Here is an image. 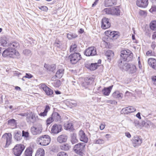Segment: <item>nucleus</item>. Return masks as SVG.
<instances>
[{"mask_svg":"<svg viewBox=\"0 0 156 156\" xmlns=\"http://www.w3.org/2000/svg\"><path fill=\"white\" fill-rule=\"evenodd\" d=\"M120 56L121 59L119 62V66L120 68L123 70L128 71L130 73H135L136 68L135 65L124 63V61L129 62L132 60L133 57L132 52L128 49L123 50L121 51Z\"/></svg>","mask_w":156,"mask_h":156,"instance_id":"1","label":"nucleus"},{"mask_svg":"<svg viewBox=\"0 0 156 156\" xmlns=\"http://www.w3.org/2000/svg\"><path fill=\"white\" fill-rule=\"evenodd\" d=\"M2 55L4 57L15 58L19 57L20 54L17 51L9 47L3 51Z\"/></svg>","mask_w":156,"mask_h":156,"instance_id":"2","label":"nucleus"},{"mask_svg":"<svg viewBox=\"0 0 156 156\" xmlns=\"http://www.w3.org/2000/svg\"><path fill=\"white\" fill-rule=\"evenodd\" d=\"M37 141L41 145H48L51 141V138L48 135H44L37 138Z\"/></svg>","mask_w":156,"mask_h":156,"instance_id":"3","label":"nucleus"},{"mask_svg":"<svg viewBox=\"0 0 156 156\" xmlns=\"http://www.w3.org/2000/svg\"><path fill=\"white\" fill-rule=\"evenodd\" d=\"M25 148V146L23 144H16L13 149L14 154L16 156H20Z\"/></svg>","mask_w":156,"mask_h":156,"instance_id":"4","label":"nucleus"},{"mask_svg":"<svg viewBox=\"0 0 156 156\" xmlns=\"http://www.w3.org/2000/svg\"><path fill=\"white\" fill-rule=\"evenodd\" d=\"M42 126L39 124L34 125L30 128L31 133L34 135L39 134L42 131Z\"/></svg>","mask_w":156,"mask_h":156,"instance_id":"5","label":"nucleus"},{"mask_svg":"<svg viewBox=\"0 0 156 156\" xmlns=\"http://www.w3.org/2000/svg\"><path fill=\"white\" fill-rule=\"evenodd\" d=\"M70 61L72 64H75L82 58L79 53H75L69 56Z\"/></svg>","mask_w":156,"mask_h":156,"instance_id":"6","label":"nucleus"},{"mask_svg":"<svg viewBox=\"0 0 156 156\" xmlns=\"http://www.w3.org/2000/svg\"><path fill=\"white\" fill-rule=\"evenodd\" d=\"M84 54L87 56H93L97 54L96 48L94 47H91L86 49Z\"/></svg>","mask_w":156,"mask_h":156,"instance_id":"7","label":"nucleus"},{"mask_svg":"<svg viewBox=\"0 0 156 156\" xmlns=\"http://www.w3.org/2000/svg\"><path fill=\"white\" fill-rule=\"evenodd\" d=\"M85 146L84 143L78 144L75 146L74 150L76 153L81 155L83 153Z\"/></svg>","mask_w":156,"mask_h":156,"instance_id":"8","label":"nucleus"},{"mask_svg":"<svg viewBox=\"0 0 156 156\" xmlns=\"http://www.w3.org/2000/svg\"><path fill=\"white\" fill-rule=\"evenodd\" d=\"M62 129V127L61 125L55 123L51 127V132L52 133L57 134L61 132Z\"/></svg>","mask_w":156,"mask_h":156,"instance_id":"9","label":"nucleus"},{"mask_svg":"<svg viewBox=\"0 0 156 156\" xmlns=\"http://www.w3.org/2000/svg\"><path fill=\"white\" fill-rule=\"evenodd\" d=\"M3 140L6 141L5 147H8L11 143L12 140V136L11 133H6L2 136Z\"/></svg>","mask_w":156,"mask_h":156,"instance_id":"10","label":"nucleus"},{"mask_svg":"<svg viewBox=\"0 0 156 156\" xmlns=\"http://www.w3.org/2000/svg\"><path fill=\"white\" fill-rule=\"evenodd\" d=\"M39 87L44 91L47 95H51L53 94V90L44 83L40 84L39 85Z\"/></svg>","mask_w":156,"mask_h":156,"instance_id":"11","label":"nucleus"},{"mask_svg":"<svg viewBox=\"0 0 156 156\" xmlns=\"http://www.w3.org/2000/svg\"><path fill=\"white\" fill-rule=\"evenodd\" d=\"M142 142V140L140 136H134L132 139L133 146L135 147L140 145Z\"/></svg>","mask_w":156,"mask_h":156,"instance_id":"12","label":"nucleus"},{"mask_svg":"<svg viewBox=\"0 0 156 156\" xmlns=\"http://www.w3.org/2000/svg\"><path fill=\"white\" fill-rule=\"evenodd\" d=\"M38 119V116L35 114L31 113L29 116L27 117V120L28 122L34 123Z\"/></svg>","mask_w":156,"mask_h":156,"instance_id":"13","label":"nucleus"},{"mask_svg":"<svg viewBox=\"0 0 156 156\" xmlns=\"http://www.w3.org/2000/svg\"><path fill=\"white\" fill-rule=\"evenodd\" d=\"M110 23L109 20L106 18H104L102 20V24L101 27L102 28L105 29L110 27Z\"/></svg>","mask_w":156,"mask_h":156,"instance_id":"14","label":"nucleus"},{"mask_svg":"<svg viewBox=\"0 0 156 156\" xmlns=\"http://www.w3.org/2000/svg\"><path fill=\"white\" fill-rule=\"evenodd\" d=\"M94 80V79L92 77L86 78L84 79V82L82 83V86L85 88H87L88 85L92 83Z\"/></svg>","mask_w":156,"mask_h":156,"instance_id":"15","label":"nucleus"},{"mask_svg":"<svg viewBox=\"0 0 156 156\" xmlns=\"http://www.w3.org/2000/svg\"><path fill=\"white\" fill-rule=\"evenodd\" d=\"M136 111L135 108L132 106H129L122 108L121 111L122 113L127 114L129 113L134 112Z\"/></svg>","mask_w":156,"mask_h":156,"instance_id":"16","label":"nucleus"},{"mask_svg":"<svg viewBox=\"0 0 156 156\" xmlns=\"http://www.w3.org/2000/svg\"><path fill=\"white\" fill-rule=\"evenodd\" d=\"M148 0H137V5L140 7L145 8L148 5Z\"/></svg>","mask_w":156,"mask_h":156,"instance_id":"17","label":"nucleus"},{"mask_svg":"<svg viewBox=\"0 0 156 156\" xmlns=\"http://www.w3.org/2000/svg\"><path fill=\"white\" fill-rule=\"evenodd\" d=\"M105 33L106 35L109 36L110 37L115 39L117 38L119 36L118 32L116 31H111L110 30H108L105 31Z\"/></svg>","mask_w":156,"mask_h":156,"instance_id":"18","label":"nucleus"},{"mask_svg":"<svg viewBox=\"0 0 156 156\" xmlns=\"http://www.w3.org/2000/svg\"><path fill=\"white\" fill-rule=\"evenodd\" d=\"M79 135L80 136V139L81 141L86 143L88 141V139L86 136L85 133L82 130H80L79 132Z\"/></svg>","mask_w":156,"mask_h":156,"instance_id":"19","label":"nucleus"},{"mask_svg":"<svg viewBox=\"0 0 156 156\" xmlns=\"http://www.w3.org/2000/svg\"><path fill=\"white\" fill-rule=\"evenodd\" d=\"M148 62L150 66L154 69L156 70V60L153 58H149Z\"/></svg>","mask_w":156,"mask_h":156,"instance_id":"20","label":"nucleus"},{"mask_svg":"<svg viewBox=\"0 0 156 156\" xmlns=\"http://www.w3.org/2000/svg\"><path fill=\"white\" fill-rule=\"evenodd\" d=\"M64 126L65 129L70 131H73L74 130L73 126L71 122H67L64 124Z\"/></svg>","mask_w":156,"mask_h":156,"instance_id":"21","label":"nucleus"},{"mask_svg":"<svg viewBox=\"0 0 156 156\" xmlns=\"http://www.w3.org/2000/svg\"><path fill=\"white\" fill-rule=\"evenodd\" d=\"M51 115L54 121L60 122L61 121V117L58 113L55 112H54Z\"/></svg>","mask_w":156,"mask_h":156,"instance_id":"22","label":"nucleus"},{"mask_svg":"<svg viewBox=\"0 0 156 156\" xmlns=\"http://www.w3.org/2000/svg\"><path fill=\"white\" fill-rule=\"evenodd\" d=\"M0 44L3 47H8L9 44L7 43V40L5 37L3 36L0 38Z\"/></svg>","mask_w":156,"mask_h":156,"instance_id":"23","label":"nucleus"},{"mask_svg":"<svg viewBox=\"0 0 156 156\" xmlns=\"http://www.w3.org/2000/svg\"><path fill=\"white\" fill-rule=\"evenodd\" d=\"M8 47L15 50V49H18L20 48V44L18 42L15 41L9 44Z\"/></svg>","mask_w":156,"mask_h":156,"instance_id":"24","label":"nucleus"},{"mask_svg":"<svg viewBox=\"0 0 156 156\" xmlns=\"http://www.w3.org/2000/svg\"><path fill=\"white\" fill-rule=\"evenodd\" d=\"M85 67L90 70H94L97 68L98 66L97 63H91L90 65L89 64H86Z\"/></svg>","mask_w":156,"mask_h":156,"instance_id":"25","label":"nucleus"},{"mask_svg":"<svg viewBox=\"0 0 156 156\" xmlns=\"http://www.w3.org/2000/svg\"><path fill=\"white\" fill-rule=\"evenodd\" d=\"M67 139V136L65 135H62L58 136L57 139L58 142L60 143L65 142Z\"/></svg>","mask_w":156,"mask_h":156,"instance_id":"26","label":"nucleus"},{"mask_svg":"<svg viewBox=\"0 0 156 156\" xmlns=\"http://www.w3.org/2000/svg\"><path fill=\"white\" fill-rule=\"evenodd\" d=\"M120 11L118 7H113L112 8L111 15L118 16L120 15Z\"/></svg>","mask_w":156,"mask_h":156,"instance_id":"27","label":"nucleus"},{"mask_svg":"<svg viewBox=\"0 0 156 156\" xmlns=\"http://www.w3.org/2000/svg\"><path fill=\"white\" fill-rule=\"evenodd\" d=\"M112 96L115 98L121 99L123 97V94L122 93H120L119 91H116L113 93Z\"/></svg>","mask_w":156,"mask_h":156,"instance_id":"28","label":"nucleus"},{"mask_svg":"<svg viewBox=\"0 0 156 156\" xmlns=\"http://www.w3.org/2000/svg\"><path fill=\"white\" fill-rule=\"evenodd\" d=\"M64 69L63 68L59 69L57 71L55 76L58 78H61L64 73Z\"/></svg>","mask_w":156,"mask_h":156,"instance_id":"29","label":"nucleus"},{"mask_svg":"<svg viewBox=\"0 0 156 156\" xmlns=\"http://www.w3.org/2000/svg\"><path fill=\"white\" fill-rule=\"evenodd\" d=\"M56 65L55 64L51 65H47L45 64L44 67L48 70L53 72L56 68Z\"/></svg>","mask_w":156,"mask_h":156,"instance_id":"30","label":"nucleus"},{"mask_svg":"<svg viewBox=\"0 0 156 156\" xmlns=\"http://www.w3.org/2000/svg\"><path fill=\"white\" fill-rule=\"evenodd\" d=\"M112 86H110L108 87L105 88L102 90L103 94L106 96H108L111 92Z\"/></svg>","mask_w":156,"mask_h":156,"instance_id":"31","label":"nucleus"},{"mask_svg":"<svg viewBox=\"0 0 156 156\" xmlns=\"http://www.w3.org/2000/svg\"><path fill=\"white\" fill-rule=\"evenodd\" d=\"M44 150L42 148H39L37 151L35 156H44Z\"/></svg>","mask_w":156,"mask_h":156,"instance_id":"32","label":"nucleus"},{"mask_svg":"<svg viewBox=\"0 0 156 156\" xmlns=\"http://www.w3.org/2000/svg\"><path fill=\"white\" fill-rule=\"evenodd\" d=\"M8 124L12 126V128L13 129L16 126V120L14 119H11L8 121Z\"/></svg>","mask_w":156,"mask_h":156,"instance_id":"33","label":"nucleus"},{"mask_svg":"<svg viewBox=\"0 0 156 156\" xmlns=\"http://www.w3.org/2000/svg\"><path fill=\"white\" fill-rule=\"evenodd\" d=\"M105 55L108 58V59L110 60L111 58L113 57L114 53L112 51L108 50L105 53Z\"/></svg>","mask_w":156,"mask_h":156,"instance_id":"34","label":"nucleus"},{"mask_svg":"<svg viewBox=\"0 0 156 156\" xmlns=\"http://www.w3.org/2000/svg\"><path fill=\"white\" fill-rule=\"evenodd\" d=\"M67 105L70 108L76 106L77 105L76 102L73 100H69L66 102Z\"/></svg>","mask_w":156,"mask_h":156,"instance_id":"35","label":"nucleus"},{"mask_svg":"<svg viewBox=\"0 0 156 156\" xmlns=\"http://www.w3.org/2000/svg\"><path fill=\"white\" fill-rule=\"evenodd\" d=\"M49 110V107L48 105H47L46 106L44 112L39 113V115L40 116L44 117L47 115V112Z\"/></svg>","mask_w":156,"mask_h":156,"instance_id":"36","label":"nucleus"},{"mask_svg":"<svg viewBox=\"0 0 156 156\" xmlns=\"http://www.w3.org/2000/svg\"><path fill=\"white\" fill-rule=\"evenodd\" d=\"M14 137L15 139L17 141H19L20 140L22 137L21 135V132L20 131H17L15 133Z\"/></svg>","mask_w":156,"mask_h":156,"instance_id":"37","label":"nucleus"},{"mask_svg":"<svg viewBox=\"0 0 156 156\" xmlns=\"http://www.w3.org/2000/svg\"><path fill=\"white\" fill-rule=\"evenodd\" d=\"M77 45L75 43H72L70 46V52H73L77 51Z\"/></svg>","mask_w":156,"mask_h":156,"instance_id":"38","label":"nucleus"},{"mask_svg":"<svg viewBox=\"0 0 156 156\" xmlns=\"http://www.w3.org/2000/svg\"><path fill=\"white\" fill-rule=\"evenodd\" d=\"M60 148L62 150L67 151L70 148V146L69 144H66L61 145Z\"/></svg>","mask_w":156,"mask_h":156,"instance_id":"39","label":"nucleus"},{"mask_svg":"<svg viewBox=\"0 0 156 156\" xmlns=\"http://www.w3.org/2000/svg\"><path fill=\"white\" fill-rule=\"evenodd\" d=\"M32 150L30 148H27L25 151L24 156H32Z\"/></svg>","mask_w":156,"mask_h":156,"instance_id":"40","label":"nucleus"},{"mask_svg":"<svg viewBox=\"0 0 156 156\" xmlns=\"http://www.w3.org/2000/svg\"><path fill=\"white\" fill-rule=\"evenodd\" d=\"M150 27L153 30L156 29V21H153L150 23Z\"/></svg>","mask_w":156,"mask_h":156,"instance_id":"41","label":"nucleus"},{"mask_svg":"<svg viewBox=\"0 0 156 156\" xmlns=\"http://www.w3.org/2000/svg\"><path fill=\"white\" fill-rule=\"evenodd\" d=\"M22 136L24 138H25L26 140H29L30 139L29 133L27 131H25L24 130L22 131Z\"/></svg>","mask_w":156,"mask_h":156,"instance_id":"42","label":"nucleus"},{"mask_svg":"<svg viewBox=\"0 0 156 156\" xmlns=\"http://www.w3.org/2000/svg\"><path fill=\"white\" fill-rule=\"evenodd\" d=\"M78 140L76 138V135L75 133H73L72 135L71 142L73 144L77 142Z\"/></svg>","mask_w":156,"mask_h":156,"instance_id":"43","label":"nucleus"},{"mask_svg":"<svg viewBox=\"0 0 156 156\" xmlns=\"http://www.w3.org/2000/svg\"><path fill=\"white\" fill-rule=\"evenodd\" d=\"M114 3L112 0H108L105 3V5L106 6H111L114 5Z\"/></svg>","mask_w":156,"mask_h":156,"instance_id":"44","label":"nucleus"},{"mask_svg":"<svg viewBox=\"0 0 156 156\" xmlns=\"http://www.w3.org/2000/svg\"><path fill=\"white\" fill-rule=\"evenodd\" d=\"M105 141L104 140L99 138L97 140H94V143L96 144H103L105 143Z\"/></svg>","mask_w":156,"mask_h":156,"instance_id":"45","label":"nucleus"},{"mask_svg":"<svg viewBox=\"0 0 156 156\" xmlns=\"http://www.w3.org/2000/svg\"><path fill=\"white\" fill-rule=\"evenodd\" d=\"M67 37L69 39H72L73 38H75L77 37V35L74 34H67Z\"/></svg>","mask_w":156,"mask_h":156,"instance_id":"46","label":"nucleus"},{"mask_svg":"<svg viewBox=\"0 0 156 156\" xmlns=\"http://www.w3.org/2000/svg\"><path fill=\"white\" fill-rule=\"evenodd\" d=\"M53 85L55 87H58L60 86L61 84V83L59 80H55L53 83Z\"/></svg>","mask_w":156,"mask_h":156,"instance_id":"47","label":"nucleus"},{"mask_svg":"<svg viewBox=\"0 0 156 156\" xmlns=\"http://www.w3.org/2000/svg\"><path fill=\"white\" fill-rule=\"evenodd\" d=\"M103 12L106 14H111L112 13V8H106L103 10Z\"/></svg>","mask_w":156,"mask_h":156,"instance_id":"48","label":"nucleus"},{"mask_svg":"<svg viewBox=\"0 0 156 156\" xmlns=\"http://www.w3.org/2000/svg\"><path fill=\"white\" fill-rule=\"evenodd\" d=\"M23 53L26 56H29L31 55V52L29 50L25 49L23 51Z\"/></svg>","mask_w":156,"mask_h":156,"instance_id":"49","label":"nucleus"},{"mask_svg":"<svg viewBox=\"0 0 156 156\" xmlns=\"http://www.w3.org/2000/svg\"><path fill=\"white\" fill-rule=\"evenodd\" d=\"M53 121H54L53 119L51 116V117H50L47 119L46 121V122L47 125H49Z\"/></svg>","mask_w":156,"mask_h":156,"instance_id":"50","label":"nucleus"},{"mask_svg":"<svg viewBox=\"0 0 156 156\" xmlns=\"http://www.w3.org/2000/svg\"><path fill=\"white\" fill-rule=\"evenodd\" d=\"M38 8L40 9L45 11H47L48 9V8L47 7L45 6H39L38 7Z\"/></svg>","mask_w":156,"mask_h":156,"instance_id":"51","label":"nucleus"},{"mask_svg":"<svg viewBox=\"0 0 156 156\" xmlns=\"http://www.w3.org/2000/svg\"><path fill=\"white\" fill-rule=\"evenodd\" d=\"M57 156H68V155L65 152H60L57 154Z\"/></svg>","mask_w":156,"mask_h":156,"instance_id":"52","label":"nucleus"},{"mask_svg":"<svg viewBox=\"0 0 156 156\" xmlns=\"http://www.w3.org/2000/svg\"><path fill=\"white\" fill-rule=\"evenodd\" d=\"M149 11L151 12H156V6H152L151 9L149 10Z\"/></svg>","mask_w":156,"mask_h":156,"instance_id":"53","label":"nucleus"},{"mask_svg":"<svg viewBox=\"0 0 156 156\" xmlns=\"http://www.w3.org/2000/svg\"><path fill=\"white\" fill-rule=\"evenodd\" d=\"M55 44L57 47L61 48V42L60 41L56 40L55 43Z\"/></svg>","mask_w":156,"mask_h":156,"instance_id":"54","label":"nucleus"},{"mask_svg":"<svg viewBox=\"0 0 156 156\" xmlns=\"http://www.w3.org/2000/svg\"><path fill=\"white\" fill-rule=\"evenodd\" d=\"M139 13L140 15L144 16H145L147 15V13L146 11L143 10H140L139 12Z\"/></svg>","mask_w":156,"mask_h":156,"instance_id":"55","label":"nucleus"},{"mask_svg":"<svg viewBox=\"0 0 156 156\" xmlns=\"http://www.w3.org/2000/svg\"><path fill=\"white\" fill-rule=\"evenodd\" d=\"M133 123L136 127H138L139 126V121L137 119H135Z\"/></svg>","mask_w":156,"mask_h":156,"instance_id":"56","label":"nucleus"},{"mask_svg":"<svg viewBox=\"0 0 156 156\" xmlns=\"http://www.w3.org/2000/svg\"><path fill=\"white\" fill-rule=\"evenodd\" d=\"M33 77V76L30 73H26V75L23 76V77H25L26 78H27L28 79L31 78Z\"/></svg>","mask_w":156,"mask_h":156,"instance_id":"57","label":"nucleus"},{"mask_svg":"<svg viewBox=\"0 0 156 156\" xmlns=\"http://www.w3.org/2000/svg\"><path fill=\"white\" fill-rule=\"evenodd\" d=\"M151 79L153 83L156 84V76H152Z\"/></svg>","mask_w":156,"mask_h":156,"instance_id":"58","label":"nucleus"},{"mask_svg":"<svg viewBox=\"0 0 156 156\" xmlns=\"http://www.w3.org/2000/svg\"><path fill=\"white\" fill-rule=\"evenodd\" d=\"M105 124L104 123H102L101 124L100 126V129L101 130L105 128Z\"/></svg>","mask_w":156,"mask_h":156,"instance_id":"59","label":"nucleus"},{"mask_svg":"<svg viewBox=\"0 0 156 156\" xmlns=\"http://www.w3.org/2000/svg\"><path fill=\"white\" fill-rule=\"evenodd\" d=\"M14 75L15 76L19 77L20 75H21V73L18 71H15L14 73Z\"/></svg>","mask_w":156,"mask_h":156,"instance_id":"60","label":"nucleus"},{"mask_svg":"<svg viewBox=\"0 0 156 156\" xmlns=\"http://www.w3.org/2000/svg\"><path fill=\"white\" fill-rule=\"evenodd\" d=\"M105 136L107 140H108L109 139L111 138V136L110 135V134H106Z\"/></svg>","mask_w":156,"mask_h":156,"instance_id":"61","label":"nucleus"},{"mask_svg":"<svg viewBox=\"0 0 156 156\" xmlns=\"http://www.w3.org/2000/svg\"><path fill=\"white\" fill-rule=\"evenodd\" d=\"M125 136L128 138H130L131 137V135L128 132H126L125 133Z\"/></svg>","mask_w":156,"mask_h":156,"instance_id":"62","label":"nucleus"},{"mask_svg":"<svg viewBox=\"0 0 156 156\" xmlns=\"http://www.w3.org/2000/svg\"><path fill=\"white\" fill-rule=\"evenodd\" d=\"M132 39L133 40V42H134L136 43H137V42L135 40V35L133 34L132 35Z\"/></svg>","mask_w":156,"mask_h":156,"instance_id":"63","label":"nucleus"},{"mask_svg":"<svg viewBox=\"0 0 156 156\" xmlns=\"http://www.w3.org/2000/svg\"><path fill=\"white\" fill-rule=\"evenodd\" d=\"M140 114V113L139 112L137 113V114L136 115V117L140 119H141Z\"/></svg>","mask_w":156,"mask_h":156,"instance_id":"64","label":"nucleus"}]
</instances>
